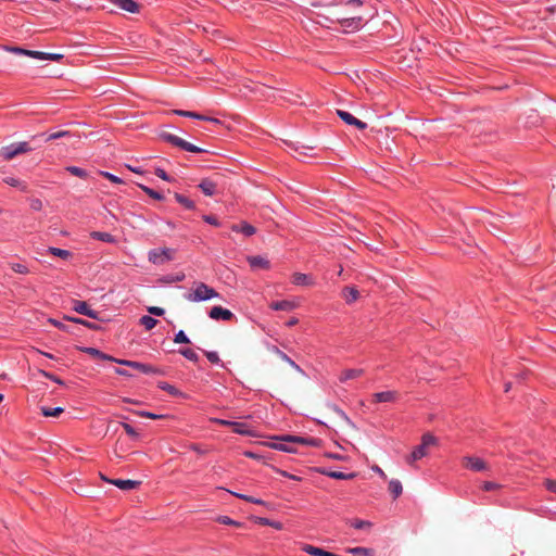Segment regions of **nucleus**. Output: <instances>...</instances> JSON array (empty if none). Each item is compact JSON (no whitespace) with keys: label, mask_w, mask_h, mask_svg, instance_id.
I'll list each match as a JSON object with an SVG mask.
<instances>
[{"label":"nucleus","mask_w":556,"mask_h":556,"mask_svg":"<svg viewBox=\"0 0 556 556\" xmlns=\"http://www.w3.org/2000/svg\"><path fill=\"white\" fill-rule=\"evenodd\" d=\"M285 442L300 443L306 446H316L315 439H307L300 435H282L275 438L274 440L267 442L266 445L270 448L277 450L278 452H294L291 447L286 446Z\"/></svg>","instance_id":"1"},{"label":"nucleus","mask_w":556,"mask_h":556,"mask_svg":"<svg viewBox=\"0 0 556 556\" xmlns=\"http://www.w3.org/2000/svg\"><path fill=\"white\" fill-rule=\"evenodd\" d=\"M218 296L219 293L216 292L214 288L207 286L204 282L195 283L193 290L185 295L187 301L194 303L208 301Z\"/></svg>","instance_id":"2"},{"label":"nucleus","mask_w":556,"mask_h":556,"mask_svg":"<svg viewBox=\"0 0 556 556\" xmlns=\"http://www.w3.org/2000/svg\"><path fill=\"white\" fill-rule=\"evenodd\" d=\"M160 138L175 147H178L179 149H181L184 151H188V152H192V153L204 152L203 149L184 140L182 138H180L176 135H173V134H169L166 131H162L160 134Z\"/></svg>","instance_id":"3"},{"label":"nucleus","mask_w":556,"mask_h":556,"mask_svg":"<svg viewBox=\"0 0 556 556\" xmlns=\"http://www.w3.org/2000/svg\"><path fill=\"white\" fill-rule=\"evenodd\" d=\"M175 250L169 248H156L148 252V260L154 265L165 264L174 258Z\"/></svg>","instance_id":"4"},{"label":"nucleus","mask_w":556,"mask_h":556,"mask_svg":"<svg viewBox=\"0 0 556 556\" xmlns=\"http://www.w3.org/2000/svg\"><path fill=\"white\" fill-rule=\"evenodd\" d=\"M29 151H31V148L29 147V144L27 142L23 141V142L11 143L9 146L2 147L0 154L5 161H9L18 154L26 153Z\"/></svg>","instance_id":"5"},{"label":"nucleus","mask_w":556,"mask_h":556,"mask_svg":"<svg viewBox=\"0 0 556 556\" xmlns=\"http://www.w3.org/2000/svg\"><path fill=\"white\" fill-rule=\"evenodd\" d=\"M79 350L84 353H87L89 354L90 356L94 357V358H99V359H102V361H111V362H117L116 358L101 352L100 350L96 349V348H89V346H81L79 348ZM118 363L121 364H125V365H128V366H131V367H135V368H139V363L137 362H128V361H118Z\"/></svg>","instance_id":"6"},{"label":"nucleus","mask_w":556,"mask_h":556,"mask_svg":"<svg viewBox=\"0 0 556 556\" xmlns=\"http://www.w3.org/2000/svg\"><path fill=\"white\" fill-rule=\"evenodd\" d=\"M441 440L431 433H425L421 438V442L417 445L413 452H426L430 448H442Z\"/></svg>","instance_id":"7"},{"label":"nucleus","mask_w":556,"mask_h":556,"mask_svg":"<svg viewBox=\"0 0 556 556\" xmlns=\"http://www.w3.org/2000/svg\"><path fill=\"white\" fill-rule=\"evenodd\" d=\"M462 462L465 467L475 471H482L486 468L484 460L477 454H467Z\"/></svg>","instance_id":"8"},{"label":"nucleus","mask_w":556,"mask_h":556,"mask_svg":"<svg viewBox=\"0 0 556 556\" xmlns=\"http://www.w3.org/2000/svg\"><path fill=\"white\" fill-rule=\"evenodd\" d=\"M208 317L213 320H231L235 315L231 311L224 308L222 306H213L208 312Z\"/></svg>","instance_id":"9"},{"label":"nucleus","mask_w":556,"mask_h":556,"mask_svg":"<svg viewBox=\"0 0 556 556\" xmlns=\"http://www.w3.org/2000/svg\"><path fill=\"white\" fill-rule=\"evenodd\" d=\"M399 400V393L396 391H381L376 392L371 396L372 403H393Z\"/></svg>","instance_id":"10"},{"label":"nucleus","mask_w":556,"mask_h":556,"mask_svg":"<svg viewBox=\"0 0 556 556\" xmlns=\"http://www.w3.org/2000/svg\"><path fill=\"white\" fill-rule=\"evenodd\" d=\"M338 116L348 125H352L363 130L366 129L367 124L353 116L350 112L338 110Z\"/></svg>","instance_id":"11"},{"label":"nucleus","mask_w":556,"mask_h":556,"mask_svg":"<svg viewBox=\"0 0 556 556\" xmlns=\"http://www.w3.org/2000/svg\"><path fill=\"white\" fill-rule=\"evenodd\" d=\"M217 424L229 426L232 428V431L239 434H250L251 430L250 427L245 422H239V421H230L225 419H216Z\"/></svg>","instance_id":"12"},{"label":"nucleus","mask_w":556,"mask_h":556,"mask_svg":"<svg viewBox=\"0 0 556 556\" xmlns=\"http://www.w3.org/2000/svg\"><path fill=\"white\" fill-rule=\"evenodd\" d=\"M100 478L103 481L109 482L121 490H130L136 488L138 484V481L135 480L109 479L103 473H100Z\"/></svg>","instance_id":"13"},{"label":"nucleus","mask_w":556,"mask_h":556,"mask_svg":"<svg viewBox=\"0 0 556 556\" xmlns=\"http://www.w3.org/2000/svg\"><path fill=\"white\" fill-rule=\"evenodd\" d=\"M340 24L348 31H355L363 27L364 20L361 16L348 17L342 18Z\"/></svg>","instance_id":"14"},{"label":"nucleus","mask_w":556,"mask_h":556,"mask_svg":"<svg viewBox=\"0 0 556 556\" xmlns=\"http://www.w3.org/2000/svg\"><path fill=\"white\" fill-rule=\"evenodd\" d=\"M73 309L81 315H86L90 318L98 319V312L91 309L89 305L84 301H74Z\"/></svg>","instance_id":"15"},{"label":"nucleus","mask_w":556,"mask_h":556,"mask_svg":"<svg viewBox=\"0 0 556 556\" xmlns=\"http://www.w3.org/2000/svg\"><path fill=\"white\" fill-rule=\"evenodd\" d=\"M112 3L126 12L136 13L139 11V4L135 0H112Z\"/></svg>","instance_id":"16"},{"label":"nucleus","mask_w":556,"mask_h":556,"mask_svg":"<svg viewBox=\"0 0 556 556\" xmlns=\"http://www.w3.org/2000/svg\"><path fill=\"white\" fill-rule=\"evenodd\" d=\"M292 282L296 286H313L315 283L311 276L303 273L293 274Z\"/></svg>","instance_id":"17"},{"label":"nucleus","mask_w":556,"mask_h":556,"mask_svg":"<svg viewBox=\"0 0 556 556\" xmlns=\"http://www.w3.org/2000/svg\"><path fill=\"white\" fill-rule=\"evenodd\" d=\"M231 229L232 231L241 232L247 237H250L256 232L255 227L245 222L241 223L240 225H233Z\"/></svg>","instance_id":"18"},{"label":"nucleus","mask_w":556,"mask_h":556,"mask_svg":"<svg viewBox=\"0 0 556 556\" xmlns=\"http://www.w3.org/2000/svg\"><path fill=\"white\" fill-rule=\"evenodd\" d=\"M363 374L364 370L359 368L345 369L344 371H342L341 376L339 377V380L340 382H346L348 380L361 377Z\"/></svg>","instance_id":"19"},{"label":"nucleus","mask_w":556,"mask_h":556,"mask_svg":"<svg viewBox=\"0 0 556 556\" xmlns=\"http://www.w3.org/2000/svg\"><path fill=\"white\" fill-rule=\"evenodd\" d=\"M320 472L332 478V479H338V480H348V479H353L354 477H356L355 472L344 473L342 471H333V470H326V469L320 470Z\"/></svg>","instance_id":"20"},{"label":"nucleus","mask_w":556,"mask_h":556,"mask_svg":"<svg viewBox=\"0 0 556 556\" xmlns=\"http://www.w3.org/2000/svg\"><path fill=\"white\" fill-rule=\"evenodd\" d=\"M216 184L210 179H203L200 185H199V188L201 189V191L205 194V195H213L215 194L216 192Z\"/></svg>","instance_id":"21"},{"label":"nucleus","mask_w":556,"mask_h":556,"mask_svg":"<svg viewBox=\"0 0 556 556\" xmlns=\"http://www.w3.org/2000/svg\"><path fill=\"white\" fill-rule=\"evenodd\" d=\"M295 307V304L288 300L276 301L270 304V308L274 311H292Z\"/></svg>","instance_id":"22"},{"label":"nucleus","mask_w":556,"mask_h":556,"mask_svg":"<svg viewBox=\"0 0 556 556\" xmlns=\"http://www.w3.org/2000/svg\"><path fill=\"white\" fill-rule=\"evenodd\" d=\"M342 296L348 304H351L358 299V291L354 287H345L342 290Z\"/></svg>","instance_id":"23"},{"label":"nucleus","mask_w":556,"mask_h":556,"mask_svg":"<svg viewBox=\"0 0 556 556\" xmlns=\"http://www.w3.org/2000/svg\"><path fill=\"white\" fill-rule=\"evenodd\" d=\"M248 262L251 267H260V268H265V269L269 268L268 260H266L265 257L260 256V255L249 257Z\"/></svg>","instance_id":"24"},{"label":"nucleus","mask_w":556,"mask_h":556,"mask_svg":"<svg viewBox=\"0 0 556 556\" xmlns=\"http://www.w3.org/2000/svg\"><path fill=\"white\" fill-rule=\"evenodd\" d=\"M271 350L283 361L286 362L287 364H289L292 368H294L295 370H299L301 371V368L300 366L293 361L291 359L285 352H282L281 350H279L277 346H273Z\"/></svg>","instance_id":"25"},{"label":"nucleus","mask_w":556,"mask_h":556,"mask_svg":"<svg viewBox=\"0 0 556 556\" xmlns=\"http://www.w3.org/2000/svg\"><path fill=\"white\" fill-rule=\"evenodd\" d=\"M90 237L96 240H100L108 243H114L116 240L115 238L109 233V232H102V231H92L90 233Z\"/></svg>","instance_id":"26"},{"label":"nucleus","mask_w":556,"mask_h":556,"mask_svg":"<svg viewBox=\"0 0 556 556\" xmlns=\"http://www.w3.org/2000/svg\"><path fill=\"white\" fill-rule=\"evenodd\" d=\"M256 522L262 526H268L276 530H282L283 526L280 521L271 520L265 517H257Z\"/></svg>","instance_id":"27"},{"label":"nucleus","mask_w":556,"mask_h":556,"mask_svg":"<svg viewBox=\"0 0 556 556\" xmlns=\"http://www.w3.org/2000/svg\"><path fill=\"white\" fill-rule=\"evenodd\" d=\"M389 491L394 498L399 497L403 492V486L400 480L393 479L389 482Z\"/></svg>","instance_id":"28"},{"label":"nucleus","mask_w":556,"mask_h":556,"mask_svg":"<svg viewBox=\"0 0 556 556\" xmlns=\"http://www.w3.org/2000/svg\"><path fill=\"white\" fill-rule=\"evenodd\" d=\"M346 552L349 554H352V555H358V556H374V551L371 548H367V547H361V546H357V547H349L346 549Z\"/></svg>","instance_id":"29"},{"label":"nucleus","mask_w":556,"mask_h":556,"mask_svg":"<svg viewBox=\"0 0 556 556\" xmlns=\"http://www.w3.org/2000/svg\"><path fill=\"white\" fill-rule=\"evenodd\" d=\"M175 200L179 204L185 206L187 210H194L195 208L194 202L192 200H190L189 198H187L186 195H184V194L175 193Z\"/></svg>","instance_id":"30"},{"label":"nucleus","mask_w":556,"mask_h":556,"mask_svg":"<svg viewBox=\"0 0 556 556\" xmlns=\"http://www.w3.org/2000/svg\"><path fill=\"white\" fill-rule=\"evenodd\" d=\"M48 253H50L56 257H60L62 260H68L72 256V253L68 250L54 248V247H50L48 249Z\"/></svg>","instance_id":"31"},{"label":"nucleus","mask_w":556,"mask_h":556,"mask_svg":"<svg viewBox=\"0 0 556 556\" xmlns=\"http://www.w3.org/2000/svg\"><path fill=\"white\" fill-rule=\"evenodd\" d=\"M184 279H185L184 273H176V274H170V275L164 276L163 278H161V281L165 282V283H175V282H180Z\"/></svg>","instance_id":"32"},{"label":"nucleus","mask_w":556,"mask_h":556,"mask_svg":"<svg viewBox=\"0 0 556 556\" xmlns=\"http://www.w3.org/2000/svg\"><path fill=\"white\" fill-rule=\"evenodd\" d=\"M3 181L11 187L20 188L23 191H26L27 189L26 184L15 177H5Z\"/></svg>","instance_id":"33"},{"label":"nucleus","mask_w":556,"mask_h":556,"mask_svg":"<svg viewBox=\"0 0 556 556\" xmlns=\"http://www.w3.org/2000/svg\"><path fill=\"white\" fill-rule=\"evenodd\" d=\"M159 388L168 392L170 395H174V396H184V393L180 392L177 388H175L174 386L167 383V382H161L159 384Z\"/></svg>","instance_id":"34"},{"label":"nucleus","mask_w":556,"mask_h":556,"mask_svg":"<svg viewBox=\"0 0 556 556\" xmlns=\"http://www.w3.org/2000/svg\"><path fill=\"white\" fill-rule=\"evenodd\" d=\"M229 492L232 495H235L236 497L242 498V500H244L247 502L258 504V505H266V503L263 500H261V498H256V497L249 496V495L241 494V493H237V492H231V491H229Z\"/></svg>","instance_id":"35"},{"label":"nucleus","mask_w":556,"mask_h":556,"mask_svg":"<svg viewBox=\"0 0 556 556\" xmlns=\"http://www.w3.org/2000/svg\"><path fill=\"white\" fill-rule=\"evenodd\" d=\"M157 323V319L153 318L152 316H141V325L144 326L147 330L153 329Z\"/></svg>","instance_id":"36"},{"label":"nucleus","mask_w":556,"mask_h":556,"mask_svg":"<svg viewBox=\"0 0 556 556\" xmlns=\"http://www.w3.org/2000/svg\"><path fill=\"white\" fill-rule=\"evenodd\" d=\"M179 353L186 357L187 359L191 361V362H198L199 359V356L198 354L195 353V351H193L192 349H180L179 350Z\"/></svg>","instance_id":"37"},{"label":"nucleus","mask_w":556,"mask_h":556,"mask_svg":"<svg viewBox=\"0 0 556 556\" xmlns=\"http://www.w3.org/2000/svg\"><path fill=\"white\" fill-rule=\"evenodd\" d=\"M216 521L222 523V525H226V526H235V527H240L241 526V522H239L237 520H233V519H231L228 516H218L216 518Z\"/></svg>","instance_id":"38"},{"label":"nucleus","mask_w":556,"mask_h":556,"mask_svg":"<svg viewBox=\"0 0 556 556\" xmlns=\"http://www.w3.org/2000/svg\"><path fill=\"white\" fill-rule=\"evenodd\" d=\"M351 526L354 529L363 530V529L370 528L371 527V522L367 521V520L355 519V520L351 521Z\"/></svg>","instance_id":"39"},{"label":"nucleus","mask_w":556,"mask_h":556,"mask_svg":"<svg viewBox=\"0 0 556 556\" xmlns=\"http://www.w3.org/2000/svg\"><path fill=\"white\" fill-rule=\"evenodd\" d=\"M141 191L146 192L148 195H150L151 198L157 200V201H161L164 199L163 194L147 187V186H143L141 185Z\"/></svg>","instance_id":"40"},{"label":"nucleus","mask_w":556,"mask_h":556,"mask_svg":"<svg viewBox=\"0 0 556 556\" xmlns=\"http://www.w3.org/2000/svg\"><path fill=\"white\" fill-rule=\"evenodd\" d=\"M66 170L68 173H71L72 175L80 177V178L87 177V172L78 166H67Z\"/></svg>","instance_id":"41"},{"label":"nucleus","mask_w":556,"mask_h":556,"mask_svg":"<svg viewBox=\"0 0 556 556\" xmlns=\"http://www.w3.org/2000/svg\"><path fill=\"white\" fill-rule=\"evenodd\" d=\"M41 412L47 417H56L63 412V408L62 407H54V408L42 407Z\"/></svg>","instance_id":"42"},{"label":"nucleus","mask_w":556,"mask_h":556,"mask_svg":"<svg viewBox=\"0 0 556 556\" xmlns=\"http://www.w3.org/2000/svg\"><path fill=\"white\" fill-rule=\"evenodd\" d=\"M205 356L208 359V362H211L212 364H216V365H219L222 367L224 366V364L222 363L217 352L208 351V352L205 353Z\"/></svg>","instance_id":"43"},{"label":"nucleus","mask_w":556,"mask_h":556,"mask_svg":"<svg viewBox=\"0 0 556 556\" xmlns=\"http://www.w3.org/2000/svg\"><path fill=\"white\" fill-rule=\"evenodd\" d=\"M121 426L130 438L136 439L138 437L136 428H134L131 425L127 422H121Z\"/></svg>","instance_id":"44"},{"label":"nucleus","mask_w":556,"mask_h":556,"mask_svg":"<svg viewBox=\"0 0 556 556\" xmlns=\"http://www.w3.org/2000/svg\"><path fill=\"white\" fill-rule=\"evenodd\" d=\"M174 342L175 343H190V339L188 338V336L185 333L184 330H179L175 334Z\"/></svg>","instance_id":"45"},{"label":"nucleus","mask_w":556,"mask_h":556,"mask_svg":"<svg viewBox=\"0 0 556 556\" xmlns=\"http://www.w3.org/2000/svg\"><path fill=\"white\" fill-rule=\"evenodd\" d=\"M11 268H12L13 271L18 273V274H23V275H26V274L29 273L27 266H25L24 264H21V263L12 264Z\"/></svg>","instance_id":"46"},{"label":"nucleus","mask_w":556,"mask_h":556,"mask_svg":"<svg viewBox=\"0 0 556 556\" xmlns=\"http://www.w3.org/2000/svg\"><path fill=\"white\" fill-rule=\"evenodd\" d=\"M49 323L63 331H67V332L71 331L70 327L64 321H61V320H58L54 318H50Z\"/></svg>","instance_id":"47"},{"label":"nucleus","mask_w":556,"mask_h":556,"mask_svg":"<svg viewBox=\"0 0 556 556\" xmlns=\"http://www.w3.org/2000/svg\"><path fill=\"white\" fill-rule=\"evenodd\" d=\"M67 135H68V132L65 131V130H61V131H56V132H51L46 138V141L56 140V139L63 138V137H65Z\"/></svg>","instance_id":"48"},{"label":"nucleus","mask_w":556,"mask_h":556,"mask_svg":"<svg viewBox=\"0 0 556 556\" xmlns=\"http://www.w3.org/2000/svg\"><path fill=\"white\" fill-rule=\"evenodd\" d=\"M100 175L105 177V178H108L110 181H112L114 184H122L123 182V180L118 176H116L114 174H111L109 172H100Z\"/></svg>","instance_id":"49"},{"label":"nucleus","mask_w":556,"mask_h":556,"mask_svg":"<svg viewBox=\"0 0 556 556\" xmlns=\"http://www.w3.org/2000/svg\"><path fill=\"white\" fill-rule=\"evenodd\" d=\"M5 50H8L12 53L18 54V55H26V56H27V53H29V50L20 48V47H7Z\"/></svg>","instance_id":"50"},{"label":"nucleus","mask_w":556,"mask_h":556,"mask_svg":"<svg viewBox=\"0 0 556 556\" xmlns=\"http://www.w3.org/2000/svg\"><path fill=\"white\" fill-rule=\"evenodd\" d=\"M425 455L426 454H407L405 462H406V464L413 466L415 464V462H417Z\"/></svg>","instance_id":"51"},{"label":"nucleus","mask_w":556,"mask_h":556,"mask_svg":"<svg viewBox=\"0 0 556 556\" xmlns=\"http://www.w3.org/2000/svg\"><path fill=\"white\" fill-rule=\"evenodd\" d=\"M27 56L36 59V60L45 61L46 52L29 50V53H27Z\"/></svg>","instance_id":"52"},{"label":"nucleus","mask_w":556,"mask_h":556,"mask_svg":"<svg viewBox=\"0 0 556 556\" xmlns=\"http://www.w3.org/2000/svg\"><path fill=\"white\" fill-rule=\"evenodd\" d=\"M147 311L154 316H163L165 314V309L159 306H149Z\"/></svg>","instance_id":"53"},{"label":"nucleus","mask_w":556,"mask_h":556,"mask_svg":"<svg viewBox=\"0 0 556 556\" xmlns=\"http://www.w3.org/2000/svg\"><path fill=\"white\" fill-rule=\"evenodd\" d=\"M29 206L33 211H40L43 206L42 201L38 198L31 199Z\"/></svg>","instance_id":"54"},{"label":"nucleus","mask_w":556,"mask_h":556,"mask_svg":"<svg viewBox=\"0 0 556 556\" xmlns=\"http://www.w3.org/2000/svg\"><path fill=\"white\" fill-rule=\"evenodd\" d=\"M40 374L45 377V378H48L50 380H52L53 382L58 383V384H64L63 380H61L59 377L48 372V371H45V370H41Z\"/></svg>","instance_id":"55"},{"label":"nucleus","mask_w":556,"mask_h":556,"mask_svg":"<svg viewBox=\"0 0 556 556\" xmlns=\"http://www.w3.org/2000/svg\"><path fill=\"white\" fill-rule=\"evenodd\" d=\"M203 220L210 225H213L215 227H218L220 224L217 220V218L213 215H203Z\"/></svg>","instance_id":"56"},{"label":"nucleus","mask_w":556,"mask_h":556,"mask_svg":"<svg viewBox=\"0 0 556 556\" xmlns=\"http://www.w3.org/2000/svg\"><path fill=\"white\" fill-rule=\"evenodd\" d=\"M281 99L292 103V104H302L303 102L301 101V97L299 94H295L293 96V98H289V97H286V96H281Z\"/></svg>","instance_id":"57"},{"label":"nucleus","mask_w":556,"mask_h":556,"mask_svg":"<svg viewBox=\"0 0 556 556\" xmlns=\"http://www.w3.org/2000/svg\"><path fill=\"white\" fill-rule=\"evenodd\" d=\"M141 417H147V418H152V419H162L165 416L164 415L153 414V413H150V412H147V410H141Z\"/></svg>","instance_id":"58"},{"label":"nucleus","mask_w":556,"mask_h":556,"mask_svg":"<svg viewBox=\"0 0 556 556\" xmlns=\"http://www.w3.org/2000/svg\"><path fill=\"white\" fill-rule=\"evenodd\" d=\"M63 58L60 53H48L46 52V60L48 61H60Z\"/></svg>","instance_id":"59"},{"label":"nucleus","mask_w":556,"mask_h":556,"mask_svg":"<svg viewBox=\"0 0 556 556\" xmlns=\"http://www.w3.org/2000/svg\"><path fill=\"white\" fill-rule=\"evenodd\" d=\"M545 486L548 491L556 493V481L547 479L545 481Z\"/></svg>","instance_id":"60"},{"label":"nucleus","mask_w":556,"mask_h":556,"mask_svg":"<svg viewBox=\"0 0 556 556\" xmlns=\"http://www.w3.org/2000/svg\"><path fill=\"white\" fill-rule=\"evenodd\" d=\"M498 488V484L494 482L486 481L483 483V490L484 491H493Z\"/></svg>","instance_id":"61"},{"label":"nucleus","mask_w":556,"mask_h":556,"mask_svg":"<svg viewBox=\"0 0 556 556\" xmlns=\"http://www.w3.org/2000/svg\"><path fill=\"white\" fill-rule=\"evenodd\" d=\"M155 174L157 177H160L161 179L163 180H169V177L168 175L166 174V172L162 168H156L155 170Z\"/></svg>","instance_id":"62"},{"label":"nucleus","mask_w":556,"mask_h":556,"mask_svg":"<svg viewBox=\"0 0 556 556\" xmlns=\"http://www.w3.org/2000/svg\"><path fill=\"white\" fill-rule=\"evenodd\" d=\"M188 117L189 118L199 119V121H203L204 119V115L195 113V112H192V111L188 112Z\"/></svg>","instance_id":"63"},{"label":"nucleus","mask_w":556,"mask_h":556,"mask_svg":"<svg viewBox=\"0 0 556 556\" xmlns=\"http://www.w3.org/2000/svg\"><path fill=\"white\" fill-rule=\"evenodd\" d=\"M203 121L210 122V123H213V124H216V125L222 124L220 119H218L216 117L206 116V115H204V119Z\"/></svg>","instance_id":"64"}]
</instances>
